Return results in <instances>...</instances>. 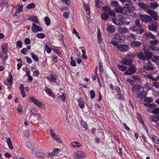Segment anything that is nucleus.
I'll use <instances>...</instances> for the list:
<instances>
[{"instance_id": "obj_27", "label": "nucleus", "mask_w": 159, "mask_h": 159, "mask_svg": "<svg viewBox=\"0 0 159 159\" xmlns=\"http://www.w3.org/2000/svg\"><path fill=\"white\" fill-rule=\"evenodd\" d=\"M158 6V5L156 2H151L150 3V7L153 9H155Z\"/></svg>"}, {"instance_id": "obj_28", "label": "nucleus", "mask_w": 159, "mask_h": 159, "mask_svg": "<svg viewBox=\"0 0 159 159\" xmlns=\"http://www.w3.org/2000/svg\"><path fill=\"white\" fill-rule=\"evenodd\" d=\"M7 143L9 148L11 150L13 148V147L10 138H8L7 139Z\"/></svg>"}, {"instance_id": "obj_20", "label": "nucleus", "mask_w": 159, "mask_h": 159, "mask_svg": "<svg viewBox=\"0 0 159 159\" xmlns=\"http://www.w3.org/2000/svg\"><path fill=\"white\" fill-rule=\"evenodd\" d=\"M137 57L139 59L143 61H146L145 54L144 53H143V52H139L137 55Z\"/></svg>"}, {"instance_id": "obj_61", "label": "nucleus", "mask_w": 159, "mask_h": 159, "mask_svg": "<svg viewBox=\"0 0 159 159\" xmlns=\"http://www.w3.org/2000/svg\"><path fill=\"white\" fill-rule=\"evenodd\" d=\"M91 94V98L93 99L95 97V94L93 90H91L90 92Z\"/></svg>"}, {"instance_id": "obj_6", "label": "nucleus", "mask_w": 159, "mask_h": 159, "mask_svg": "<svg viewBox=\"0 0 159 159\" xmlns=\"http://www.w3.org/2000/svg\"><path fill=\"white\" fill-rule=\"evenodd\" d=\"M73 156L76 159H83L86 157L84 153L82 151L75 152L74 153Z\"/></svg>"}, {"instance_id": "obj_18", "label": "nucleus", "mask_w": 159, "mask_h": 159, "mask_svg": "<svg viewBox=\"0 0 159 159\" xmlns=\"http://www.w3.org/2000/svg\"><path fill=\"white\" fill-rule=\"evenodd\" d=\"M133 61L131 60L125 58L123 59V64L125 65L130 66L132 65Z\"/></svg>"}, {"instance_id": "obj_17", "label": "nucleus", "mask_w": 159, "mask_h": 159, "mask_svg": "<svg viewBox=\"0 0 159 159\" xmlns=\"http://www.w3.org/2000/svg\"><path fill=\"white\" fill-rule=\"evenodd\" d=\"M81 144L77 141H74L70 144V146L74 148H78L81 146Z\"/></svg>"}, {"instance_id": "obj_34", "label": "nucleus", "mask_w": 159, "mask_h": 159, "mask_svg": "<svg viewBox=\"0 0 159 159\" xmlns=\"http://www.w3.org/2000/svg\"><path fill=\"white\" fill-rule=\"evenodd\" d=\"M28 19L29 20H31L35 22V23H39V22L37 20V17L34 16H31L28 18Z\"/></svg>"}, {"instance_id": "obj_35", "label": "nucleus", "mask_w": 159, "mask_h": 159, "mask_svg": "<svg viewBox=\"0 0 159 159\" xmlns=\"http://www.w3.org/2000/svg\"><path fill=\"white\" fill-rule=\"evenodd\" d=\"M83 4L86 11L87 12L88 14H90L89 11L90 8L88 5L87 4L85 3H83Z\"/></svg>"}, {"instance_id": "obj_11", "label": "nucleus", "mask_w": 159, "mask_h": 159, "mask_svg": "<svg viewBox=\"0 0 159 159\" xmlns=\"http://www.w3.org/2000/svg\"><path fill=\"white\" fill-rule=\"evenodd\" d=\"M32 30L34 33H36L38 31H42L43 30V29L41 27L38 26L35 24L34 23L32 24Z\"/></svg>"}, {"instance_id": "obj_29", "label": "nucleus", "mask_w": 159, "mask_h": 159, "mask_svg": "<svg viewBox=\"0 0 159 159\" xmlns=\"http://www.w3.org/2000/svg\"><path fill=\"white\" fill-rule=\"evenodd\" d=\"M152 60L154 62L159 64V57L157 56H154L152 58Z\"/></svg>"}, {"instance_id": "obj_58", "label": "nucleus", "mask_w": 159, "mask_h": 159, "mask_svg": "<svg viewBox=\"0 0 159 159\" xmlns=\"http://www.w3.org/2000/svg\"><path fill=\"white\" fill-rule=\"evenodd\" d=\"M52 50L59 56L61 57V52L59 50L54 48H52Z\"/></svg>"}, {"instance_id": "obj_53", "label": "nucleus", "mask_w": 159, "mask_h": 159, "mask_svg": "<svg viewBox=\"0 0 159 159\" xmlns=\"http://www.w3.org/2000/svg\"><path fill=\"white\" fill-rule=\"evenodd\" d=\"M158 42L159 41L158 40H155L150 41V43L152 45H154L157 44Z\"/></svg>"}, {"instance_id": "obj_47", "label": "nucleus", "mask_w": 159, "mask_h": 159, "mask_svg": "<svg viewBox=\"0 0 159 159\" xmlns=\"http://www.w3.org/2000/svg\"><path fill=\"white\" fill-rule=\"evenodd\" d=\"M102 10L103 11L105 12H109V11L111 10L110 7L107 6H104L102 7Z\"/></svg>"}, {"instance_id": "obj_37", "label": "nucleus", "mask_w": 159, "mask_h": 159, "mask_svg": "<svg viewBox=\"0 0 159 159\" xmlns=\"http://www.w3.org/2000/svg\"><path fill=\"white\" fill-rule=\"evenodd\" d=\"M117 66L119 69L122 71H125L127 69V67L125 66L118 65Z\"/></svg>"}, {"instance_id": "obj_64", "label": "nucleus", "mask_w": 159, "mask_h": 159, "mask_svg": "<svg viewBox=\"0 0 159 159\" xmlns=\"http://www.w3.org/2000/svg\"><path fill=\"white\" fill-rule=\"evenodd\" d=\"M152 113L155 114H157L159 113V108H157L154 109Z\"/></svg>"}, {"instance_id": "obj_41", "label": "nucleus", "mask_w": 159, "mask_h": 159, "mask_svg": "<svg viewBox=\"0 0 159 159\" xmlns=\"http://www.w3.org/2000/svg\"><path fill=\"white\" fill-rule=\"evenodd\" d=\"M37 37L39 38L43 39L45 37V34L43 33L38 34L36 35Z\"/></svg>"}, {"instance_id": "obj_38", "label": "nucleus", "mask_w": 159, "mask_h": 159, "mask_svg": "<svg viewBox=\"0 0 159 159\" xmlns=\"http://www.w3.org/2000/svg\"><path fill=\"white\" fill-rule=\"evenodd\" d=\"M132 78L136 81L139 82L141 81V79L140 76L138 75H133L132 76Z\"/></svg>"}, {"instance_id": "obj_42", "label": "nucleus", "mask_w": 159, "mask_h": 159, "mask_svg": "<svg viewBox=\"0 0 159 159\" xmlns=\"http://www.w3.org/2000/svg\"><path fill=\"white\" fill-rule=\"evenodd\" d=\"M153 101V98H152L147 97L145 98L144 101L145 102H151Z\"/></svg>"}, {"instance_id": "obj_10", "label": "nucleus", "mask_w": 159, "mask_h": 159, "mask_svg": "<svg viewBox=\"0 0 159 159\" xmlns=\"http://www.w3.org/2000/svg\"><path fill=\"white\" fill-rule=\"evenodd\" d=\"M147 12L155 20H157L158 19V16L157 13L154 11L148 9Z\"/></svg>"}, {"instance_id": "obj_57", "label": "nucleus", "mask_w": 159, "mask_h": 159, "mask_svg": "<svg viewBox=\"0 0 159 159\" xmlns=\"http://www.w3.org/2000/svg\"><path fill=\"white\" fill-rule=\"evenodd\" d=\"M118 4V2L116 1H112L111 3V5L112 7L117 6Z\"/></svg>"}, {"instance_id": "obj_16", "label": "nucleus", "mask_w": 159, "mask_h": 159, "mask_svg": "<svg viewBox=\"0 0 159 159\" xmlns=\"http://www.w3.org/2000/svg\"><path fill=\"white\" fill-rule=\"evenodd\" d=\"M126 39L128 41L132 42L135 40L136 37L133 34H128L127 36Z\"/></svg>"}, {"instance_id": "obj_23", "label": "nucleus", "mask_w": 159, "mask_h": 159, "mask_svg": "<svg viewBox=\"0 0 159 159\" xmlns=\"http://www.w3.org/2000/svg\"><path fill=\"white\" fill-rule=\"evenodd\" d=\"M119 31L120 34L127 33L129 32L128 30L126 28L120 27L119 28Z\"/></svg>"}, {"instance_id": "obj_15", "label": "nucleus", "mask_w": 159, "mask_h": 159, "mask_svg": "<svg viewBox=\"0 0 159 159\" xmlns=\"http://www.w3.org/2000/svg\"><path fill=\"white\" fill-rule=\"evenodd\" d=\"M146 60H149L152 58V54L147 51H145L144 52Z\"/></svg>"}, {"instance_id": "obj_62", "label": "nucleus", "mask_w": 159, "mask_h": 159, "mask_svg": "<svg viewBox=\"0 0 159 159\" xmlns=\"http://www.w3.org/2000/svg\"><path fill=\"white\" fill-rule=\"evenodd\" d=\"M16 46L21 48L22 46V42L20 41H18L16 42Z\"/></svg>"}, {"instance_id": "obj_30", "label": "nucleus", "mask_w": 159, "mask_h": 159, "mask_svg": "<svg viewBox=\"0 0 159 159\" xmlns=\"http://www.w3.org/2000/svg\"><path fill=\"white\" fill-rule=\"evenodd\" d=\"M45 91L46 92V93L48 94L50 96L52 97H54V95L52 91L48 88H46Z\"/></svg>"}, {"instance_id": "obj_9", "label": "nucleus", "mask_w": 159, "mask_h": 159, "mask_svg": "<svg viewBox=\"0 0 159 159\" xmlns=\"http://www.w3.org/2000/svg\"><path fill=\"white\" fill-rule=\"evenodd\" d=\"M50 133L51 136L52 137L54 140L60 143H62L61 140L60 139L59 137L56 134L53 129H50Z\"/></svg>"}, {"instance_id": "obj_39", "label": "nucleus", "mask_w": 159, "mask_h": 159, "mask_svg": "<svg viewBox=\"0 0 159 159\" xmlns=\"http://www.w3.org/2000/svg\"><path fill=\"white\" fill-rule=\"evenodd\" d=\"M58 97L62 102H65V101L66 95L64 93H63L61 95L58 96Z\"/></svg>"}, {"instance_id": "obj_14", "label": "nucleus", "mask_w": 159, "mask_h": 159, "mask_svg": "<svg viewBox=\"0 0 159 159\" xmlns=\"http://www.w3.org/2000/svg\"><path fill=\"white\" fill-rule=\"evenodd\" d=\"M60 149L58 148L54 149L51 154H49V157L52 158L54 156H57L59 154Z\"/></svg>"}, {"instance_id": "obj_8", "label": "nucleus", "mask_w": 159, "mask_h": 159, "mask_svg": "<svg viewBox=\"0 0 159 159\" xmlns=\"http://www.w3.org/2000/svg\"><path fill=\"white\" fill-rule=\"evenodd\" d=\"M30 100L29 101V102H33L36 106L39 107L41 108L43 105L41 102H39L37 99L35 98L32 97H30Z\"/></svg>"}, {"instance_id": "obj_50", "label": "nucleus", "mask_w": 159, "mask_h": 159, "mask_svg": "<svg viewBox=\"0 0 159 159\" xmlns=\"http://www.w3.org/2000/svg\"><path fill=\"white\" fill-rule=\"evenodd\" d=\"M125 58H127L128 59L132 60V59L134 58V56L132 54H128L126 56Z\"/></svg>"}, {"instance_id": "obj_51", "label": "nucleus", "mask_w": 159, "mask_h": 159, "mask_svg": "<svg viewBox=\"0 0 159 159\" xmlns=\"http://www.w3.org/2000/svg\"><path fill=\"white\" fill-rule=\"evenodd\" d=\"M18 112L20 114H21L22 112V107L21 105H19L17 108Z\"/></svg>"}, {"instance_id": "obj_12", "label": "nucleus", "mask_w": 159, "mask_h": 159, "mask_svg": "<svg viewBox=\"0 0 159 159\" xmlns=\"http://www.w3.org/2000/svg\"><path fill=\"white\" fill-rule=\"evenodd\" d=\"M118 49L121 52H126L129 49V46L125 44H119V46H118Z\"/></svg>"}, {"instance_id": "obj_54", "label": "nucleus", "mask_w": 159, "mask_h": 159, "mask_svg": "<svg viewBox=\"0 0 159 159\" xmlns=\"http://www.w3.org/2000/svg\"><path fill=\"white\" fill-rule=\"evenodd\" d=\"M124 10V9H123V7L121 8L120 7H117L115 9L116 11L118 13H121L123 10Z\"/></svg>"}, {"instance_id": "obj_7", "label": "nucleus", "mask_w": 159, "mask_h": 159, "mask_svg": "<svg viewBox=\"0 0 159 159\" xmlns=\"http://www.w3.org/2000/svg\"><path fill=\"white\" fill-rule=\"evenodd\" d=\"M137 71V69L135 67L132 65H130L128 70L125 73V75H131L135 73Z\"/></svg>"}, {"instance_id": "obj_55", "label": "nucleus", "mask_w": 159, "mask_h": 159, "mask_svg": "<svg viewBox=\"0 0 159 159\" xmlns=\"http://www.w3.org/2000/svg\"><path fill=\"white\" fill-rule=\"evenodd\" d=\"M81 125L85 129L87 128V125L86 123L83 120H81L80 122Z\"/></svg>"}, {"instance_id": "obj_24", "label": "nucleus", "mask_w": 159, "mask_h": 159, "mask_svg": "<svg viewBox=\"0 0 159 159\" xmlns=\"http://www.w3.org/2000/svg\"><path fill=\"white\" fill-rule=\"evenodd\" d=\"M107 30L108 31L113 33L115 31V29L114 26L112 25H110L107 26Z\"/></svg>"}, {"instance_id": "obj_63", "label": "nucleus", "mask_w": 159, "mask_h": 159, "mask_svg": "<svg viewBox=\"0 0 159 159\" xmlns=\"http://www.w3.org/2000/svg\"><path fill=\"white\" fill-rule=\"evenodd\" d=\"M153 86L156 88H159V82H153L152 83Z\"/></svg>"}, {"instance_id": "obj_59", "label": "nucleus", "mask_w": 159, "mask_h": 159, "mask_svg": "<svg viewBox=\"0 0 159 159\" xmlns=\"http://www.w3.org/2000/svg\"><path fill=\"white\" fill-rule=\"evenodd\" d=\"M45 49L48 53H50L51 52V49L47 45H45Z\"/></svg>"}, {"instance_id": "obj_43", "label": "nucleus", "mask_w": 159, "mask_h": 159, "mask_svg": "<svg viewBox=\"0 0 159 159\" xmlns=\"http://www.w3.org/2000/svg\"><path fill=\"white\" fill-rule=\"evenodd\" d=\"M152 139L154 142L156 144L159 143V140L158 138L155 136H153L152 137Z\"/></svg>"}, {"instance_id": "obj_25", "label": "nucleus", "mask_w": 159, "mask_h": 159, "mask_svg": "<svg viewBox=\"0 0 159 159\" xmlns=\"http://www.w3.org/2000/svg\"><path fill=\"white\" fill-rule=\"evenodd\" d=\"M101 17L103 20H107L109 18V14L108 12H104L101 14Z\"/></svg>"}, {"instance_id": "obj_49", "label": "nucleus", "mask_w": 159, "mask_h": 159, "mask_svg": "<svg viewBox=\"0 0 159 159\" xmlns=\"http://www.w3.org/2000/svg\"><path fill=\"white\" fill-rule=\"evenodd\" d=\"M30 111L31 113L33 114V115H38V111L37 110L34 108H32L30 110Z\"/></svg>"}, {"instance_id": "obj_19", "label": "nucleus", "mask_w": 159, "mask_h": 159, "mask_svg": "<svg viewBox=\"0 0 159 159\" xmlns=\"http://www.w3.org/2000/svg\"><path fill=\"white\" fill-rule=\"evenodd\" d=\"M77 101L79 103V105L80 107L83 109L84 107V100L81 98H80L77 100Z\"/></svg>"}, {"instance_id": "obj_44", "label": "nucleus", "mask_w": 159, "mask_h": 159, "mask_svg": "<svg viewBox=\"0 0 159 159\" xmlns=\"http://www.w3.org/2000/svg\"><path fill=\"white\" fill-rule=\"evenodd\" d=\"M9 77L7 78V81L9 83H11L12 82L13 80L12 75L10 73H9Z\"/></svg>"}, {"instance_id": "obj_26", "label": "nucleus", "mask_w": 159, "mask_h": 159, "mask_svg": "<svg viewBox=\"0 0 159 159\" xmlns=\"http://www.w3.org/2000/svg\"><path fill=\"white\" fill-rule=\"evenodd\" d=\"M35 156L38 158H43L45 157V155L42 152H36Z\"/></svg>"}, {"instance_id": "obj_31", "label": "nucleus", "mask_w": 159, "mask_h": 159, "mask_svg": "<svg viewBox=\"0 0 159 159\" xmlns=\"http://www.w3.org/2000/svg\"><path fill=\"white\" fill-rule=\"evenodd\" d=\"M23 5H19L18 6V8L16 12V13L15 14V15L16 16V14H17L19 13H20L23 10Z\"/></svg>"}, {"instance_id": "obj_33", "label": "nucleus", "mask_w": 159, "mask_h": 159, "mask_svg": "<svg viewBox=\"0 0 159 159\" xmlns=\"http://www.w3.org/2000/svg\"><path fill=\"white\" fill-rule=\"evenodd\" d=\"M137 94V97L140 99H142L146 96V95L143 92H141L139 94Z\"/></svg>"}, {"instance_id": "obj_5", "label": "nucleus", "mask_w": 159, "mask_h": 159, "mask_svg": "<svg viewBox=\"0 0 159 159\" xmlns=\"http://www.w3.org/2000/svg\"><path fill=\"white\" fill-rule=\"evenodd\" d=\"M114 39L119 42H123L125 39V37L120 33L116 34L114 37Z\"/></svg>"}, {"instance_id": "obj_32", "label": "nucleus", "mask_w": 159, "mask_h": 159, "mask_svg": "<svg viewBox=\"0 0 159 159\" xmlns=\"http://www.w3.org/2000/svg\"><path fill=\"white\" fill-rule=\"evenodd\" d=\"M134 23L135 26L138 28H141L142 26L140 24V21L139 19H137L134 21Z\"/></svg>"}, {"instance_id": "obj_56", "label": "nucleus", "mask_w": 159, "mask_h": 159, "mask_svg": "<svg viewBox=\"0 0 159 159\" xmlns=\"http://www.w3.org/2000/svg\"><path fill=\"white\" fill-rule=\"evenodd\" d=\"M111 43L115 47H116L118 48V46H119V44L116 42L114 41H112L111 42Z\"/></svg>"}, {"instance_id": "obj_46", "label": "nucleus", "mask_w": 159, "mask_h": 159, "mask_svg": "<svg viewBox=\"0 0 159 159\" xmlns=\"http://www.w3.org/2000/svg\"><path fill=\"white\" fill-rule=\"evenodd\" d=\"M146 76L150 79L152 80V81H157V79L154 78L151 74L147 75Z\"/></svg>"}, {"instance_id": "obj_36", "label": "nucleus", "mask_w": 159, "mask_h": 159, "mask_svg": "<svg viewBox=\"0 0 159 159\" xmlns=\"http://www.w3.org/2000/svg\"><path fill=\"white\" fill-rule=\"evenodd\" d=\"M2 49L3 51V52L6 54H7V48L6 46L3 45L2 46ZM7 55L6 56V58L7 59Z\"/></svg>"}, {"instance_id": "obj_1", "label": "nucleus", "mask_w": 159, "mask_h": 159, "mask_svg": "<svg viewBox=\"0 0 159 159\" xmlns=\"http://www.w3.org/2000/svg\"><path fill=\"white\" fill-rule=\"evenodd\" d=\"M111 20L115 24L117 25H122L124 24L125 18L123 17H119L117 20H116V17L111 18Z\"/></svg>"}, {"instance_id": "obj_4", "label": "nucleus", "mask_w": 159, "mask_h": 159, "mask_svg": "<svg viewBox=\"0 0 159 159\" xmlns=\"http://www.w3.org/2000/svg\"><path fill=\"white\" fill-rule=\"evenodd\" d=\"M125 7H123V9L126 11L130 12L131 11V1L130 0H125Z\"/></svg>"}, {"instance_id": "obj_21", "label": "nucleus", "mask_w": 159, "mask_h": 159, "mask_svg": "<svg viewBox=\"0 0 159 159\" xmlns=\"http://www.w3.org/2000/svg\"><path fill=\"white\" fill-rule=\"evenodd\" d=\"M142 44V43L139 41H132L131 43V45L134 47H139Z\"/></svg>"}, {"instance_id": "obj_13", "label": "nucleus", "mask_w": 159, "mask_h": 159, "mask_svg": "<svg viewBox=\"0 0 159 159\" xmlns=\"http://www.w3.org/2000/svg\"><path fill=\"white\" fill-rule=\"evenodd\" d=\"M158 25V23L155 21L153 23L148 26V28L150 30L155 31L156 30Z\"/></svg>"}, {"instance_id": "obj_52", "label": "nucleus", "mask_w": 159, "mask_h": 159, "mask_svg": "<svg viewBox=\"0 0 159 159\" xmlns=\"http://www.w3.org/2000/svg\"><path fill=\"white\" fill-rule=\"evenodd\" d=\"M35 7V5L34 3H31L28 5L26 7V8L28 9H30L34 8Z\"/></svg>"}, {"instance_id": "obj_40", "label": "nucleus", "mask_w": 159, "mask_h": 159, "mask_svg": "<svg viewBox=\"0 0 159 159\" xmlns=\"http://www.w3.org/2000/svg\"><path fill=\"white\" fill-rule=\"evenodd\" d=\"M150 118L152 120L153 122H156L158 120L157 116H152Z\"/></svg>"}, {"instance_id": "obj_3", "label": "nucleus", "mask_w": 159, "mask_h": 159, "mask_svg": "<svg viewBox=\"0 0 159 159\" xmlns=\"http://www.w3.org/2000/svg\"><path fill=\"white\" fill-rule=\"evenodd\" d=\"M133 91L135 93L138 94L140 92H143L144 88L141 85H136L132 87Z\"/></svg>"}, {"instance_id": "obj_22", "label": "nucleus", "mask_w": 159, "mask_h": 159, "mask_svg": "<svg viewBox=\"0 0 159 159\" xmlns=\"http://www.w3.org/2000/svg\"><path fill=\"white\" fill-rule=\"evenodd\" d=\"M143 69L148 71H150L154 70L155 68L153 66H146L144 65L143 66Z\"/></svg>"}, {"instance_id": "obj_48", "label": "nucleus", "mask_w": 159, "mask_h": 159, "mask_svg": "<svg viewBox=\"0 0 159 159\" xmlns=\"http://www.w3.org/2000/svg\"><path fill=\"white\" fill-rule=\"evenodd\" d=\"M45 20L46 24L48 26H49L50 25V19L48 17H46L45 18Z\"/></svg>"}, {"instance_id": "obj_2", "label": "nucleus", "mask_w": 159, "mask_h": 159, "mask_svg": "<svg viewBox=\"0 0 159 159\" xmlns=\"http://www.w3.org/2000/svg\"><path fill=\"white\" fill-rule=\"evenodd\" d=\"M139 18L144 23L150 22L152 20L150 16L142 14H140L139 15Z\"/></svg>"}, {"instance_id": "obj_60", "label": "nucleus", "mask_w": 159, "mask_h": 159, "mask_svg": "<svg viewBox=\"0 0 159 159\" xmlns=\"http://www.w3.org/2000/svg\"><path fill=\"white\" fill-rule=\"evenodd\" d=\"M108 13H109V14H110V16H113V17H116V16H115L116 14H115V13H114V12L113 11L111 10L109 11Z\"/></svg>"}, {"instance_id": "obj_45", "label": "nucleus", "mask_w": 159, "mask_h": 159, "mask_svg": "<svg viewBox=\"0 0 159 159\" xmlns=\"http://www.w3.org/2000/svg\"><path fill=\"white\" fill-rule=\"evenodd\" d=\"M31 55L32 58L35 61H38L39 59L37 56L33 53H31Z\"/></svg>"}]
</instances>
